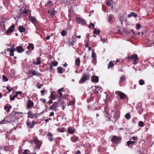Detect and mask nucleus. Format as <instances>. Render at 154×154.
I'll list each match as a JSON object with an SVG mask.
<instances>
[{
    "label": "nucleus",
    "mask_w": 154,
    "mask_h": 154,
    "mask_svg": "<svg viewBox=\"0 0 154 154\" xmlns=\"http://www.w3.org/2000/svg\"><path fill=\"white\" fill-rule=\"evenodd\" d=\"M23 12L24 13H25L26 14H28V10H26V9L23 12H22L21 13H20V16H22V14H23V13H22Z\"/></svg>",
    "instance_id": "nucleus-53"
},
{
    "label": "nucleus",
    "mask_w": 154,
    "mask_h": 154,
    "mask_svg": "<svg viewBox=\"0 0 154 154\" xmlns=\"http://www.w3.org/2000/svg\"><path fill=\"white\" fill-rule=\"evenodd\" d=\"M17 113V112L15 111H14L12 112L11 114V116H14Z\"/></svg>",
    "instance_id": "nucleus-57"
},
{
    "label": "nucleus",
    "mask_w": 154,
    "mask_h": 154,
    "mask_svg": "<svg viewBox=\"0 0 154 154\" xmlns=\"http://www.w3.org/2000/svg\"><path fill=\"white\" fill-rule=\"evenodd\" d=\"M47 136L48 140L50 141H52L54 140V136L53 134L51 132H48L47 134Z\"/></svg>",
    "instance_id": "nucleus-17"
},
{
    "label": "nucleus",
    "mask_w": 154,
    "mask_h": 154,
    "mask_svg": "<svg viewBox=\"0 0 154 154\" xmlns=\"http://www.w3.org/2000/svg\"><path fill=\"white\" fill-rule=\"evenodd\" d=\"M80 59L79 58H78L76 59L75 60V64L78 67L80 66Z\"/></svg>",
    "instance_id": "nucleus-25"
},
{
    "label": "nucleus",
    "mask_w": 154,
    "mask_h": 154,
    "mask_svg": "<svg viewBox=\"0 0 154 154\" xmlns=\"http://www.w3.org/2000/svg\"><path fill=\"white\" fill-rule=\"evenodd\" d=\"M4 4H8L9 1L8 0H3Z\"/></svg>",
    "instance_id": "nucleus-59"
},
{
    "label": "nucleus",
    "mask_w": 154,
    "mask_h": 154,
    "mask_svg": "<svg viewBox=\"0 0 154 154\" xmlns=\"http://www.w3.org/2000/svg\"><path fill=\"white\" fill-rule=\"evenodd\" d=\"M2 80L4 82H7L8 80V79L5 75H2Z\"/></svg>",
    "instance_id": "nucleus-43"
},
{
    "label": "nucleus",
    "mask_w": 154,
    "mask_h": 154,
    "mask_svg": "<svg viewBox=\"0 0 154 154\" xmlns=\"http://www.w3.org/2000/svg\"><path fill=\"white\" fill-rule=\"evenodd\" d=\"M34 106V103L31 100H29L27 102V109H29L32 108Z\"/></svg>",
    "instance_id": "nucleus-8"
},
{
    "label": "nucleus",
    "mask_w": 154,
    "mask_h": 154,
    "mask_svg": "<svg viewBox=\"0 0 154 154\" xmlns=\"http://www.w3.org/2000/svg\"><path fill=\"white\" fill-rule=\"evenodd\" d=\"M93 60L92 61V63L94 64H96L97 63V59L96 58H93Z\"/></svg>",
    "instance_id": "nucleus-60"
},
{
    "label": "nucleus",
    "mask_w": 154,
    "mask_h": 154,
    "mask_svg": "<svg viewBox=\"0 0 154 154\" xmlns=\"http://www.w3.org/2000/svg\"><path fill=\"white\" fill-rule=\"evenodd\" d=\"M104 115L105 117V119L106 121L111 120V119L109 117L110 115L109 112H108L107 111H105Z\"/></svg>",
    "instance_id": "nucleus-14"
},
{
    "label": "nucleus",
    "mask_w": 154,
    "mask_h": 154,
    "mask_svg": "<svg viewBox=\"0 0 154 154\" xmlns=\"http://www.w3.org/2000/svg\"><path fill=\"white\" fill-rule=\"evenodd\" d=\"M58 62L57 61H53L52 62V65L53 66H56L58 64Z\"/></svg>",
    "instance_id": "nucleus-50"
},
{
    "label": "nucleus",
    "mask_w": 154,
    "mask_h": 154,
    "mask_svg": "<svg viewBox=\"0 0 154 154\" xmlns=\"http://www.w3.org/2000/svg\"><path fill=\"white\" fill-rule=\"evenodd\" d=\"M92 27V28L94 29V24L92 23H90L89 25L88 26V28H91V27Z\"/></svg>",
    "instance_id": "nucleus-48"
},
{
    "label": "nucleus",
    "mask_w": 154,
    "mask_h": 154,
    "mask_svg": "<svg viewBox=\"0 0 154 154\" xmlns=\"http://www.w3.org/2000/svg\"><path fill=\"white\" fill-rule=\"evenodd\" d=\"M52 5V3L51 1L48 2L45 4V6H47L50 7Z\"/></svg>",
    "instance_id": "nucleus-36"
},
{
    "label": "nucleus",
    "mask_w": 154,
    "mask_h": 154,
    "mask_svg": "<svg viewBox=\"0 0 154 154\" xmlns=\"http://www.w3.org/2000/svg\"><path fill=\"white\" fill-rule=\"evenodd\" d=\"M31 143H32L33 142L35 143L36 146L35 147V149H40V147L41 146L42 142L41 141L38 140L37 139L36 137L34 136L33 137V140L30 141Z\"/></svg>",
    "instance_id": "nucleus-1"
},
{
    "label": "nucleus",
    "mask_w": 154,
    "mask_h": 154,
    "mask_svg": "<svg viewBox=\"0 0 154 154\" xmlns=\"http://www.w3.org/2000/svg\"><path fill=\"white\" fill-rule=\"evenodd\" d=\"M61 140V138L60 137H58L55 140L56 143L58 144H59V143Z\"/></svg>",
    "instance_id": "nucleus-42"
},
{
    "label": "nucleus",
    "mask_w": 154,
    "mask_h": 154,
    "mask_svg": "<svg viewBox=\"0 0 154 154\" xmlns=\"http://www.w3.org/2000/svg\"><path fill=\"white\" fill-rule=\"evenodd\" d=\"M51 12L50 13V16L52 18L53 17L55 14V12L54 9H52L51 10Z\"/></svg>",
    "instance_id": "nucleus-37"
},
{
    "label": "nucleus",
    "mask_w": 154,
    "mask_h": 154,
    "mask_svg": "<svg viewBox=\"0 0 154 154\" xmlns=\"http://www.w3.org/2000/svg\"><path fill=\"white\" fill-rule=\"evenodd\" d=\"M16 50L17 52L19 53H21L24 51V49L23 47L21 46L17 47L16 48Z\"/></svg>",
    "instance_id": "nucleus-19"
},
{
    "label": "nucleus",
    "mask_w": 154,
    "mask_h": 154,
    "mask_svg": "<svg viewBox=\"0 0 154 154\" xmlns=\"http://www.w3.org/2000/svg\"><path fill=\"white\" fill-rule=\"evenodd\" d=\"M127 58L129 59L133 60V63L134 65L137 64L138 63V60H139V58L138 57L137 55L136 54H134L131 56H128Z\"/></svg>",
    "instance_id": "nucleus-4"
},
{
    "label": "nucleus",
    "mask_w": 154,
    "mask_h": 154,
    "mask_svg": "<svg viewBox=\"0 0 154 154\" xmlns=\"http://www.w3.org/2000/svg\"><path fill=\"white\" fill-rule=\"evenodd\" d=\"M67 130L68 133L71 134H73L75 132L74 128L72 127L68 128Z\"/></svg>",
    "instance_id": "nucleus-20"
},
{
    "label": "nucleus",
    "mask_w": 154,
    "mask_h": 154,
    "mask_svg": "<svg viewBox=\"0 0 154 154\" xmlns=\"http://www.w3.org/2000/svg\"><path fill=\"white\" fill-rule=\"evenodd\" d=\"M76 20L77 22L79 23H81L84 25L86 24V22L85 20L82 18L77 17L76 18Z\"/></svg>",
    "instance_id": "nucleus-12"
},
{
    "label": "nucleus",
    "mask_w": 154,
    "mask_h": 154,
    "mask_svg": "<svg viewBox=\"0 0 154 154\" xmlns=\"http://www.w3.org/2000/svg\"><path fill=\"white\" fill-rule=\"evenodd\" d=\"M91 152L90 150H87L85 151V154H91Z\"/></svg>",
    "instance_id": "nucleus-63"
},
{
    "label": "nucleus",
    "mask_w": 154,
    "mask_h": 154,
    "mask_svg": "<svg viewBox=\"0 0 154 154\" xmlns=\"http://www.w3.org/2000/svg\"><path fill=\"white\" fill-rule=\"evenodd\" d=\"M114 16L112 15H110L109 16L108 20L109 22H111L113 20Z\"/></svg>",
    "instance_id": "nucleus-38"
},
{
    "label": "nucleus",
    "mask_w": 154,
    "mask_h": 154,
    "mask_svg": "<svg viewBox=\"0 0 154 154\" xmlns=\"http://www.w3.org/2000/svg\"><path fill=\"white\" fill-rule=\"evenodd\" d=\"M92 52L91 54V57L93 58H96V55L94 51V49H93L92 50Z\"/></svg>",
    "instance_id": "nucleus-34"
},
{
    "label": "nucleus",
    "mask_w": 154,
    "mask_h": 154,
    "mask_svg": "<svg viewBox=\"0 0 154 154\" xmlns=\"http://www.w3.org/2000/svg\"><path fill=\"white\" fill-rule=\"evenodd\" d=\"M141 27V26L140 25V24H138V23L136 24V29H137V30L139 29Z\"/></svg>",
    "instance_id": "nucleus-52"
},
{
    "label": "nucleus",
    "mask_w": 154,
    "mask_h": 154,
    "mask_svg": "<svg viewBox=\"0 0 154 154\" xmlns=\"http://www.w3.org/2000/svg\"><path fill=\"white\" fill-rule=\"evenodd\" d=\"M64 91V88H61L58 89L57 92H56V94L57 95V97L58 98H60L62 96V94L61 93V92L62 91Z\"/></svg>",
    "instance_id": "nucleus-10"
},
{
    "label": "nucleus",
    "mask_w": 154,
    "mask_h": 154,
    "mask_svg": "<svg viewBox=\"0 0 154 154\" xmlns=\"http://www.w3.org/2000/svg\"><path fill=\"white\" fill-rule=\"evenodd\" d=\"M30 72L32 73V75L37 76H42V75L38 71H35L34 69H32L30 71Z\"/></svg>",
    "instance_id": "nucleus-13"
},
{
    "label": "nucleus",
    "mask_w": 154,
    "mask_h": 154,
    "mask_svg": "<svg viewBox=\"0 0 154 154\" xmlns=\"http://www.w3.org/2000/svg\"><path fill=\"white\" fill-rule=\"evenodd\" d=\"M0 19L1 20V22L3 24L4 23L6 20V19L5 18H4L2 16L0 17Z\"/></svg>",
    "instance_id": "nucleus-40"
},
{
    "label": "nucleus",
    "mask_w": 154,
    "mask_h": 154,
    "mask_svg": "<svg viewBox=\"0 0 154 154\" xmlns=\"http://www.w3.org/2000/svg\"><path fill=\"white\" fill-rule=\"evenodd\" d=\"M134 141H128L127 142V145L129 147L132 146L134 144Z\"/></svg>",
    "instance_id": "nucleus-21"
},
{
    "label": "nucleus",
    "mask_w": 154,
    "mask_h": 154,
    "mask_svg": "<svg viewBox=\"0 0 154 154\" xmlns=\"http://www.w3.org/2000/svg\"><path fill=\"white\" fill-rule=\"evenodd\" d=\"M15 26L14 24L12 25L7 30L6 33L7 35H10L9 33L12 32L14 29Z\"/></svg>",
    "instance_id": "nucleus-7"
},
{
    "label": "nucleus",
    "mask_w": 154,
    "mask_h": 154,
    "mask_svg": "<svg viewBox=\"0 0 154 154\" xmlns=\"http://www.w3.org/2000/svg\"><path fill=\"white\" fill-rule=\"evenodd\" d=\"M57 72L59 73H62L63 72V69L62 67H58L57 69Z\"/></svg>",
    "instance_id": "nucleus-35"
},
{
    "label": "nucleus",
    "mask_w": 154,
    "mask_h": 154,
    "mask_svg": "<svg viewBox=\"0 0 154 154\" xmlns=\"http://www.w3.org/2000/svg\"><path fill=\"white\" fill-rule=\"evenodd\" d=\"M74 41L73 38H71L69 39V43L70 45H71L72 46L74 45Z\"/></svg>",
    "instance_id": "nucleus-41"
},
{
    "label": "nucleus",
    "mask_w": 154,
    "mask_h": 154,
    "mask_svg": "<svg viewBox=\"0 0 154 154\" xmlns=\"http://www.w3.org/2000/svg\"><path fill=\"white\" fill-rule=\"evenodd\" d=\"M100 32V30H97L96 28H94L93 33L94 34H97L98 35Z\"/></svg>",
    "instance_id": "nucleus-39"
},
{
    "label": "nucleus",
    "mask_w": 154,
    "mask_h": 154,
    "mask_svg": "<svg viewBox=\"0 0 154 154\" xmlns=\"http://www.w3.org/2000/svg\"><path fill=\"white\" fill-rule=\"evenodd\" d=\"M40 60V57H38L37 58V62H33V63L34 65H39L41 63Z\"/></svg>",
    "instance_id": "nucleus-28"
},
{
    "label": "nucleus",
    "mask_w": 154,
    "mask_h": 154,
    "mask_svg": "<svg viewBox=\"0 0 154 154\" xmlns=\"http://www.w3.org/2000/svg\"><path fill=\"white\" fill-rule=\"evenodd\" d=\"M58 103H59L61 105H63L64 103V100L63 99H60L58 100Z\"/></svg>",
    "instance_id": "nucleus-47"
},
{
    "label": "nucleus",
    "mask_w": 154,
    "mask_h": 154,
    "mask_svg": "<svg viewBox=\"0 0 154 154\" xmlns=\"http://www.w3.org/2000/svg\"><path fill=\"white\" fill-rule=\"evenodd\" d=\"M18 30L21 33L25 32L26 30L25 28L23 26H20L18 27Z\"/></svg>",
    "instance_id": "nucleus-23"
},
{
    "label": "nucleus",
    "mask_w": 154,
    "mask_h": 154,
    "mask_svg": "<svg viewBox=\"0 0 154 154\" xmlns=\"http://www.w3.org/2000/svg\"><path fill=\"white\" fill-rule=\"evenodd\" d=\"M34 116H35V115H34V114H33L32 115H28L27 117L28 119L30 118L31 119H33Z\"/></svg>",
    "instance_id": "nucleus-56"
},
{
    "label": "nucleus",
    "mask_w": 154,
    "mask_h": 154,
    "mask_svg": "<svg viewBox=\"0 0 154 154\" xmlns=\"http://www.w3.org/2000/svg\"><path fill=\"white\" fill-rule=\"evenodd\" d=\"M16 49L14 47H11V48H8L7 51H9V55L11 56H13L14 55V52L15 51Z\"/></svg>",
    "instance_id": "nucleus-9"
},
{
    "label": "nucleus",
    "mask_w": 154,
    "mask_h": 154,
    "mask_svg": "<svg viewBox=\"0 0 154 154\" xmlns=\"http://www.w3.org/2000/svg\"><path fill=\"white\" fill-rule=\"evenodd\" d=\"M10 87V86L6 87V89L8 90V91L9 92H11V91L12 89H13V88H11V89L10 88H9Z\"/></svg>",
    "instance_id": "nucleus-61"
},
{
    "label": "nucleus",
    "mask_w": 154,
    "mask_h": 154,
    "mask_svg": "<svg viewBox=\"0 0 154 154\" xmlns=\"http://www.w3.org/2000/svg\"><path fill=\"white\" fill-rule=\"evenodd\" d=\"M93 119L91 118H88V121L87 123L89 125H93Z\"/></svg>",
    "instance_id": "nucleus-26"
},
{
    "label": "nucleus",
    "mask_w": 154,
    "mask_h": 154,
    "mask_svg": "<svg viewBox=\"0 0 154 154\" xmlns=\"http://www.w3.org/2000/svg\"><path fill=\"white\" fill-rule=\"evenodd\" d=\"M40 122L39 123L37 122H35L34 120H33L31 122L29 119H28L27 121L26 122V125L28 127L32 128L37 123L40 124Z\"/></svg>",
    "instance_id": "nucleus-5"
},
{
    "label": "nucleus",
    "mask_w": 154,
    "mask_h": 154,
    "mask_svg": "<svg viewBox=\"0 0 154 154\" xmlns=\"http://www.w3.org/2000/svg\"><path fill=\"white\" fill-rule=\"evenodd\" d=\"M66 32L65 30H63L61 32V35L62 36H64L66 35Z\"/></svg>",
    "instance_id": "nucleus-51"
},
{
    "label": "nucleus",
    "mask_w": 154,
    "mask_h": 154,
    "mask_svg": "<svg viewBox=\"0 0 154 154\" xmlns=\"http://www.w3.org/2000/svg\"><path fill=\"white\" fill-rule=\"evenodd\" d=\"M114 66V65L113 63V62L112 61H110L109 63L108 66V69H109L110 67L112 68Z\"/></svg>",
    "instance_id": "nucleus-32"
},
{
    "label": "nucleus",
    "mask_w": 154,
    "mask_h": 154,
    "mask_svg": "<svg viewBox=\"0 0 154 154\" xmlns=\"http://www.w3.org/2000/svg\"><path fill=\"white\" fill-rule=\"evenodd\" d=\"M39 100L40 101H42L44 103H45L46 102V100L42 98L40 99Z\"/></svg>",
    "instance_id": "nucleus-64"
},
{
    "label": "nucleus",
    "mask_w": 154,
    "mask_h": 154,
    "mask_svg": "<svg viewBox=\"0 0 154 154\" xmlns=\"http://www.w3.org/2000/svg\"><path fill=\"white\" fill-rule=\"evenodd\" d=\"M71 141L73 142H76L79 140V137L75 135H73L70 138Z\"/></svg>",
    "instance_id": "nucleus-15"
},
{
    "label": "nucleus",
    "mask_w": 154,
    "mask_h": 154,
    "mask_svg": "<svg viewBox=\"0 0 154 154\" xmlns=\"http://www.w3.org/2000/svg\"><path fill=\"white\" fill-rule=\"evenodd\" d=\"M12 108L11 106L10 105L9 106H8L7 105H5L4 107V109L7 110V112H8L10 111V109Z\"/></svg>",
    "instance_id": "nucleus-27"
},
{
    "label": "nucleus",
    "mask_w": 154,
    "mask_h": 154,
    "mask_svg": "<svg viewBox=\"0 0 154 154\" xmlns=\"http://www.w3.org/2000/svg\"><path fill=\"white\" fill-rule=\"evenodd\" d=\"M126 78L125 75H123L121 77L120 80H119V83H122L123 82L125 81Z\"/></svg>",
    "instance_id": "nucleus-29"
},
{
    "label": "nucleus",
    "mask_w": 154,
    "mask_h": 154,
    "mask_svg": "<svg viewBox=\"0 0 154 154\" xmlns=\"http://www.w3.org/2000/svg\"><path fill=\"white\" fill-rule=\"evenodd\" d=\"M139 83L140 85H143L145 83L144 80L142 79L140 80Z\"/></svg>",
    "instance_id": "nucleus-49"
},
{
    "label": "nucleus",
    "mask_w": 154,
    "mask_h": 154,
    "mask_svg": "<svg viewBox=\"0 0 154 154\" xmlns=\"http://www.w3.org/2000/svg\"><path fill=\"white\" fill-rule=\"evenodd\" d=\"M125 117L126 119H130L131 116L129 113H127L125 115Z\"/></svg>",
    "instance_id": "nucleus-44"
},
{
    "label": "nucleus",
    "mask_w": 154,
    "mask_h": 154,
    "mask_svg": "<svg viewBox=\"0 0 154 154\" xmlns=\"http://www.w3.org/2000/svg\"><path fill=\"white\" fill-rule=\"evenodd\" d=\"M138 125L140 127H143L144 126V123L143 122L140 121L138 123Z\"/></svg>",
    "instance_id": "nucleus-45"
},
{
    "label": "nucleus",
    "mask_w": 154,
    "mask_h": 154,
    "mask_svg": "<svg viewBox=\"0 0 154 154\" xmlns=\"http://www.w3.org/2000/svg\"><path fill=\"white\" fill-rule=\"evenodd\" d=\"M27 48L28 50H30L31 49V50H33L34 48L33 44L32 43H29Z\"/></svg>",
    "instance_id": "nucleus-24"
},
{
    "label": "nucleus",
    "mask_w": 154,
    "mask_h": 154,
    "mask_svg": "<svg viewBox=\"0 0 154 154\" xmlns=\"http://www.w3.org/2000/svg\"><path fill=\"white\" fill-rule=\"evenodd\" d=\"M58 102H55L53 105H52L49 107V109L51 110H54V111H56V108L57 107V104Z\"/></svg>",
    "instance_id": "nucleus-11"
},
{
    "label": "nucleus",
    "mask_w": 154,
    "mask_h": 154,
    "mask_svg": "<svg viewBox=\"0 0 154 154\" xmlns=\"http://www.w3.org/2000/svg\"><path fill=\"white\" fill-rule=\"evenodd\" d=\"M115 93L116 94L118 95L120 99L122 100L125 99L127 97L125 93L119 91H116Z\"/></svg>",
    "instance_id": "nucleus-6"
},
{
    "label": "nucleus",
    "mask_w": 154,
    "mask_h": 154,
    "mask_svg": "<svg viewBox=\"0 0 154 154\" xmlns=\"http://www.w3.org/2000/svg\"><path fill=\"white\" fill-rule=\"evenodd\" d=\"M29 152V150L28 149H26L24 150V152L23 153V154H28V152Z\"/></svg>",
    "instance_id": "nucleus-62"
},
{
    "label": "nucleus",
    "mask_w": 154,
    "mask_h": 154,
    "mask_svg": "<svg viewBox=\"0 0 154 154\" xmlns=\"http://www.w3.org/2000/svg\"><path fill=\"white\" fill-rule=\"evenodd\" d=\"M75 103V100H73L72 101H70L69 103V104L70 105H73Z\"/></svg>",
    "instance_id": "nucleus-55"
},
{
    "label": "nucleus",
    "mask_w": 154,
    "mask_h": 154,
    "mask_svg": "<svg viewBox=\"0 0 154 154\" xmlns=\"http://www.w3.org/2000/svg\"><path fill=\"white\" fill-rule=\"evenodd\" d=\"M66 129L64 127H62L61 128H57V131L59 132L63 133L65 131Z\"/></svg>",
    "instance_id": "nucleus-30"
},
{
    "label": "nucleus",
    "mask_w": 154,
    "mask_h": 154,
    "mask_svg": "<svg viewBox=\"0 0 154 154\" xmlns=\"http://www.w3.org/2000/svg\"><path fill=\"white\" fill-rule=\"evenodd\" d=\"M101 88L100 87H97V88L95 90V92L97 93H98V91L100 90V89H101Z\"/></svg>",
    "instance_id": "nucleus-54"
},
{
    "label": "nucleus",
    "mask_w": 154,
    "mask_h": 154,
    "mask_svg": "<svg viewBox=\"0 0 154 154\" xmlns=\"http://www.w3.org/2000/svg\"><path fill=\"white\" fill-rule=\"evenodd\" d=\"M122 139V138L121 137L114 135L112 137L111 140L112 143L117 144L121 142Z\"/></svg>",
    "instance_id": "nucleus-3"
},
{
    "label": "nucleus",
    "mask_w": 154,
    "mask_h": 154,
    "mask_svg": "<svg viewBox=\"0 0 154 154\" xmlns=\"http://www.w3.org/2000/svg\"><path fill=\"white\" fill-rule=\"evenodd\" d=\"M93 94H91V97H90L89 98L87 99V102L88 103H89L94 100V97L92 96V95Z\"/></svg>",
    "instance_id": "nucleus-33"
},
{
    "label": "nucleus",
    "mask_w": 154,
    "mask_h": 154,
    "mask_svg": "<svg viewBox=\"0 0 154 154\" xmlns=\"http://www.w3.org/2000/svg\"><path fill=\"white\" fill-rule=\"evenodd\" d=\"M119 115L118 113H115L114 115V118L115 119V120L117 119L119 117Z\"/></svg>",
    "instance_id": "nucleus-46"
},
{
    "label": "nucleus",
    "mask_w": 154,
    "mask_h": 154,
    "mask_svg": "<svg viewBox=\"0 0 154 154\" xmlns=\"http://www.w3.org/2000/svg\"><path fill=\"white\" fill-rule=\"evenodd\" d=\"M45 89H44L43 90H42L40 92L42 94V96H44V93L45 92Z\"/></svg>",
    "instance_id": "nucleus-58"
},
{
    "label": "nucleus",
    "mask_w": 154,
    "mask_h": 154,
    "mask_svg": "<svg viewBox=\"0 0 154 154\" xmlns=\"http://www.w3.org/2000/svg\"><path fill=\"white\" fill-rule=\"evenodd\" d=\"M50 97L52 100H54L56 97H58L56 92L54 91L51 92Z\"/></svg>",
    "instance_id": "nucleus-16"
},
{
    "label": "nucleus",
    "mask_w": 154,
    "mask_h": 154,
    "mask_svg": "<svg viewBox=\"0 0 154 154\" xmlns=\"http://www.w3.org/2000/svg\"><path fill=\"white\" fill-rule=\"evenodd\" d=\"M132 16L134 17H137V15L134 12H132L130 14L128 15V17H130Z\"/></svg>",
    "instance_id": "nucleus-31"
},
{
    "label": "nucleus",
    "mask_w": 154,
    "mask_h": 154,
    "mask_svg": "<svg viewBox=\"0 0 154 154\" xmlns=\"http://www.w3.org/2000/svg\"><path fill=\"white\" fill-rule=\"evenodd\" d=\"M30 15L31 14H30L29 18L30 21L33 23H35L36 21V19L35 17L31 16Z\"/></svg>",
    "instance_id": "nucleus-22"
},
{
    "label": "nucleus",
    "mask_w": 154,
    "mask_h": 154,
    "mask_svg": "<svg viewBox=\"0 0 154 154\" xmlns=\"http://www.w3.org/2000/svg\"><path fill=\"white\" fill-rule=\"evenodd\" d=\"M90 76V74L89 73H85L82 75L79 83L80 84L84 83L86 81L89 79Z\"/></svg>",
    "instance_id": "nucleus-2"
},
{
    "label": "nucleus",
    "mask_w": 154,
    "mask_h": 154,
    "mask_svg": "<svg viewBox=\"0 0 154 154\" xmlns=\"http://www.w3.org/2000/svg\"><path fill=\"white\" fill-rule=\"evenodd\" d=\"M99 77L96 76H93L91 77V81L95 83L98 82L99 81Z\"/></svg>",
    "instance_id": "nucleus-18"
}]
</instances>
